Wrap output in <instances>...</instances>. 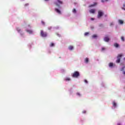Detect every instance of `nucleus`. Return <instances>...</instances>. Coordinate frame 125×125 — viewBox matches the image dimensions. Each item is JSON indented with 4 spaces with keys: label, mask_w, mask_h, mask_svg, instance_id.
<instances>
[{
    "label": "nucleus",
    "mask_w": 125,
    "mask_h": 125,
    "mask_svg": "<svg viewBox=\"0 0 125 125\" xmlns=\"http://www.w3.org/2000/svg\"><path fill=\"white\" fill-rule=\"evenodd\" d=\"M104 15V12L102 11V10H99L98 11V15H97V18L99 19L100 18H101L102 16Z\"/></svg>",
    "instance_id": "nucleus-1"
},
{
    "label": "nucleus",
    "mask_w": 125,
    "mask_h": 125,
    "mask_svg": "<svg viewBox=\"0 0 125 125\" xmlns=\"http://www.w3.org/2000/svg\"><path fill=\"white\" fill-rule=\"evenodd\" d=\"M80 77V72L79 71H75L72 74L73 78H78Z\"/></svg>",
    "instance_id": "nucleus-2"
},
{
    "label": "nucleus",
    "mask_w": 125,
    "mask_h": 125,
    "mask_svg": "<svg viewBox=\"0 0 125 125\" xmlns=\"http://www.w3.org/2000/svg\"><path fill=\"white\" fill-rule=\"evenodd\" d=\"M40 35L41 37H42L43 38H45L46 37H47V33L46 32H43V30L41 31Z\"/></svg>",
    "instance_id": "nucleus-3"
},
{
    "label": "nucleus",
    "mask_w": 125,
    "mask_h": 125,
    "mask_svg": "<svg viewBox=\"0 0 125 125\" xmlns=\"http://www.w3.org/2000/svg\"><path fill=\"white\" fill-rule=\"evenodd\" d=\"M62 4L63 3V2L61 1V0H57V2H55V4H56V6H58V7H60V5L58 4Z\"/></svg>",
    "instance_id": "nucleus-4"
},
{
    "label": "nucleus",
    "mask_w": 125,
    "mask_h": 125,
    "mask_svg": "<svg viewBox=\"0 0 125 125\" xmlns=\"http://www.w3.org/2000/svg\"><path fill=\"white\" fill-rule=\"evenodd\" d=\"M123 57V54H120L117 56V60H116V63H120L121 62V58Z\"/></svg>",
    "instance_id": "nucleus-5"
},
{
    "label": "nucleus",
    "mask_w": 125,
    "mask_h": 125,
    "mask_svg": "<svg viewBox=\"0 0 125 125\" xmlns=\"http://www.w3.org/2000/svg\"><path fill=\"white\" fill-rule=\"evenodd\" d=\"M55 11L57 12V13H58V14H61V11H60V10L55 8Z\"/></svg>",
    "instance_id": "nucleus-6"
},
{
    "label": "nucleus",
    "mask_w": 125,
    "mask_h": 125,
    "mask_svg": "<svg viewBox=\"0 0 125 125\" xmlns=\"http://www.w3.org/2000/svg\"><path fill=\"white\" fill-rule=\"evenodd\" d=\"M104 42H109V41H110V39L108 37H105L104 38Z\"/></svg>",
    "instance_id": "nucleus-7"
},
{
    "label": "nucleus",
    "mask_w": 125,
    "mask_h": 125,
    "mask_svg": "<svg viewBox=\"0 0 125 125\" xmlns=\"http://www.w3.org/2000/svg\"><path fill=\"white\" fill-rule=\"evenodd\" d=\"M90 13H95V9H92L89 10Z\"/></svg>",
    "instance_id": "nucleus-8"
},
{
    "label": "nucleus",
    "mask_w": 125,
    "mask_h": 125,
    "mask_svg": "<svg viewBox=\"0 0 125 125\" xmlns=\"http://www.w3.org/2000/svg\"><path fill=\"white\" fill-rule=\"evenodd\" d=\"M118 22L121 25H123V24H124V21L122 20H119Z\"/></svg>",
    "instance_id": "nucleus-9"
},
{
    "label": "nucleus",
    "mask_w": 125,
    "mask_h": 125,
    "mask_svg": "<svg viewBox=\"0 0 125 125\" xmlns=\"http://www.w3.org/2000/svg\"><path fill=\"white\" fill-rule=\"evenodd\" d=\"M68 49L69 50H73V49H74V46L70 45L68 46Z\"/></svg>",
    "instance_id": "nucleus-10"
},
{
    "label": "nucleus",
    "mask_w": 125,
    "mask_h": 125,
    "mask_svg": "<svg viewBox=\"0 0 125 125\" xmlns=\"http://www.w3.org/2000/svg\"><path fill=\"white\" fill-rule=\"evenodd\" d=\"M113 66H114V63H113V62H110L109 63V67H110V68H112Z\"/></svg>",
    "instance_id": "nucleus-11"
},
{
    "label": "nucleus",
    "mask_w": 125,
    "mask_h": 125,
    "mask_svg": "<svg viewBox=\"0 0 125 125\" xmlns=\"http://www.w3.org/2000/svg\"><path fill=\"white\" fill-rule=\"evenodd\" d=\"M114 46H115V47L118 48L119 47V44H118L117 43H115L114 44Z\"/></svg>",
    "instance_id": "nucleus-12"
},
{
    "label": "nucleus",
    "mask_w": 125,
    "mask_h": 125,
    "mask_svg": "<svg viewBox=\"0 0 125 125\" xmlns=\"http://www.w3.org/2000/svg\"><path fill=\"white\" fill-rule=\"evenodd\" d=\"M96 4H97V3L95 2L94 4H91L89 5V7H92L93 6H95V5H96Z\"/></svg>",
    "instance_id": "nucleus-13"
},
{
    "label": "nucleus",
    "mask_w": 125,
    "mask_h": 125,
    "mask_svg": "<svg viewBox=\"0 0 125 125\" xmlns=\"http://www.w3.org/2000/svg\"><path fill=\"white\" fill-rule=\"evenodd\" d=\"M26 32H27V33H29V34H32L33 33V31L30 30H27Z\"/></svg>",
    "instance_id": "nucleus-14"
},
{
    "label": "nucleus",
    "mask_w": 125,
    "mask_h": 125,
    "mask_svg": "<svg viewBox=\"0 0 125 125\" xmlns=\"http://www.w3.org/2000/svg\"><path fill=\"white\" fill-rule=\"evenodd\" d=\"M84 61H85V63H88V61H89L88 58H86L85 59Z\"/></svg>",
    "instance_id": "nucleus-15"
},
{
    "label": "nucleus",
    "mask_w": 125,
    "mask_h": 125,
    "mask_svg": "<svg viewBox=\"0 0 125 125\" xmlns=\"http://www.w3.org/2000/svg\"><path fill=\"white\" fill-rule=\"evenodd\" d=\"M17 30L19 33H20V32H21V29L19 27L17 28Z\"/></svg>",
    "instance_id": "nucleus-16"
},
{
    "label": "nucleus",
    "mask_w": 125,
    "mask_h": 125,
    "mask_svg": "<svg viewBox=\"0 0 125 125\" xmlns=\"http://www.w3.org/2000/svg\"><path fill=\"white\" fill-rule=\"evenodd\" d=\"M113 107H116L117 106V104L116 103V102H113Z\"/></svg>",
    "instance_id": "nucleus-17"
},
{
    "label": "nucleus",
    "mask_w": 125,
    "mask_h": 125,
    "mask_svg": "<svg viewBox=\"0 0 125 125\" xmlns=\"http://www.w3.org/2000/svg\"><path fill=\"white\" fill-rule=\"evenodd\" d=\"M50 46L51 47H52L53 46H54V43H53V42L51 43V44H50Z\"/></svg>",
    "instance_id": "nucleus-18"
},
{
    "label": "nucleus",
    "mask_w": 125,
    "mask_h": 125,
    "mask_svg": "<svg viewBox=\"0 0 125 125\" xmlns=\"http://www.w3.org/2000/svg\"><path fill=\"white\" fill-rule=\"evenodd\" d=\"M121 41H122V42H125V37H124V36L121 37Z\"/></svg>",
    "instance_id": "nucleus-19"
},
{
    "label": "nucleus",
    "mask_w": 125,
    "mask_h": 125,
    "mask_svg": "<svg viewBox=\"0 0 125 125\" xmlns=\"http://www.w3.org/2000/svg\"><path fill=\"white\" fill-rule=\"evenodd\" d=\"M72 12H73V13H76L77 11L76 10V9L74 8L72 10Z\"/></svg>",
    "instance_id": "nucleus-20"
},
{
    "label": "nucleus",
    "mask_w": 125,
    "mask_h": 125,
    "mask_svg": "<svg viewBox=\"0 0 125 125\" xmlns=\"http://www.w3.org/2000/svg\"><path fill=\"white\" fill-rule=\"evenodd\" d=\"M97 37V35H96V34H94V35L92 36V38H93L94 39Z\"/></svg>",
    "instance_id": "nucleus-21"
},
{
    "label": "nucleus",
    "mask_w": 125,
    "mask_h": 125,
    "mask_svg": "<svg viewBox=\"0 0 125 125\" xmlns=\"http://www.w3.org/2000/svg\"><path fill=\"white\" fill-rule=\"evenodd\" d=\"M65 81H71V79L70 78H66L65 79Z\"/></svg>",
    "instance_id": "nucleus-22"
},
{
    "label": "nucleus",
    "mask_w": 125,
    "mask_h": 125,
    "mask_svg": "<svg viewBox=\"0 0 125 125\" xmlns=\"http://www.w3.org/2000/svg\"><path fill=\"white\" fill-rule=\"evenodd\" d=\"M89 33L88 32H85L84 33V36H87Z\"/></svg>",
    "instance_id": "nucleus-23"
},
{
    "label": "nucleus",
    "mask_w": 125,
    "mask_h": 125,
    "mask_svg": "<svg viewBox=\"0 0 125 125\" xmlns=\"http://www.w3.org/2000/svg\"><path fill=\"white\" fill-rule=\"evenodd\" d=\"M105 49H106V48H104V47H102V51H104V50H105Z\"/></svg>",
    "instance_id": "nucleus-24"
},
{
    "label": "nucleus",
    "mask_w": 125,
    "mask_h": 125,
    "mask_svg": "<svg viewBox=\"0 0 125 125\" xmlns=\"http://www.w3.org/2000/svg\"><path fill=\"white\" fill-rule=\"evenodd\" d=\"M42 25H45V23L43 21H42Z\"/></svg>",
    "instance_id": "nucleus-25"
},
{
    "label": "nucleus",
    "mask_w": 125,
    "mask_h": 125,
    "mask_svg": "<svg viewBox=\"0 0 125 125\" xmlns=\"http://www.w3.org/2000/svg\"><path fill=\"white\" fill-rule=\"evenodd\" d=\"M83 114H85L86 113V111L84 110L83 111Z\"/></svg>",
    "instance_id": "nucleus-26"
},
{
    "label": "nucleus",
    "mask_w": 125,
    "mask_h": 125,
    "mask_svg": "<svg viewBox=\"0 0 125 125\" xmlns=\"http://www.w3.org/2000/svg\"><path fill=\"white\" fill-rule=\"evenodd\" d=\"M77 94L79 96H81V94H80V93H77Z\"/></svg>",
    "instance_id": "nucleus-27"
},
{
    "label": "nucleus",
    "mask_w": 125,
    "mask_h": 125,
    "mask_svg": "<svg viewBox=\"0 0 125 125\" xmlns=\"http://www.w3.org/2000/svg\"><path fill=\"white\" fill-rule=\"evenodd\" d=\"M84 83H87V80H84Z\"/></svg>",
    "instance_id": "nucleus-28"
},
{
    "label": "nucleus",
    "mask_w": 125,
    "mask_h": 125,
    "mask_svg": "<svg viewBox=\"0 0 125 125\" xmlns=\"http://www.w3.org/2000/svg\"><path fill=\"white\" fill-rule=\"evenodd\" d=\"M101 1L102 2H105V0H102Z\"/></svg>",
    "instance_id": "nucleus-29"
},
{
    "label": "nucleus",
    "mask_w": 125,
    "mask_h": 125,
    "mask_svg": "<svg viewBox=\"0 0 125 125\" xmlns=\"http://www.w3.org/2000/svg\"><path fill=\"white\" fill-rule=\"evenodd\" d=\"M122 9L123 10H125V8L122 7Z\"/></svg>",
    "instance_id": "nucleus-30"
},
{
    "label": "nucleus",
    "mask_w": 125,
    "mask_h": 125,
    "mask_svg": "<svg viewBox=\"0 0 125 125\" xmlns=\"http://www.w3.org/2000/svg\"><path fill=\"white\" fill-rule=\"evenodd\" d=\"M91 20L93 21V20H94V19H93V18H91Z\"/></svg>",
    "instance_id": "nucleus-31"
},
{
    "label": "nucleus",
    "mask_w": 125,
    "mask_h": 125,
    "mask_svg": "<svg viewBox=\"0 0 125 125\" xmlns=\"http://www.w3.org/2000/svg\"><path fill=\"white\" fill-rule=\"evenodd\" d=\"M27 5H29V4H25V6H27Z\"/></svg>",
    "instance_id": "nucleus-32"
},
{
    "label": "nucleus",
    "mask_w": 125,
    "mask_h": 125,
    "mask_svg": "<svg viewBox=\"0 0 125 125\" xmlns=\"http://www.w3.org/2000/svg\"><path fill=\"white\" fill-rule=\"evenodd\" d=\"M112 25H113V23H110V26H112Z\"/></svg>",
    "instance_id": "nucleus-33"
},
{
    "label": "nucleus",
    "mask_w": 125,
    "mask_h": 125,
    "mask_svg": "<svg viewBox=\"0 0 125 125\" xmlns=\"http://www.w3.org/2000/svg\"><path fill=\"white\" fill-rule=\"evenodd\" d=\"M124 69H125V67H123V68H122V69L121 70V71H123V70H124Z\"/></svg>",
    "instance_id": "nucleus-34"
},
{
    "label": "nucleus",
    "mask_w": 125,
    "mask_h": 125,
    "mask_svg": "<svg viewBox=\"0 0 125 125\" xmlns=\"http://www.w3.org/2000/svg\"><path fill=\"white\" fill-rule=\"evenodd\" d=\"M117 125H121V124L118 123V124H117Z\"/></svg>",
    "instance_id": "nucleus-35"
},
{
    "label": "nucleus",
    "mask_w": 125,
    "mask_h": 125,
    "mask_svg": "<svg viewBox=\"0 0 125 125\" xmlns=\"http://www.w3.org/2000/svg\"><path fill=\"white\" fill-rule=\"evenodd\" d=\"M108 0H104L105 1H108Z\"/></svg>",
    "instance_id": "nucleus-36"
},
{
    "label": "nucleus",
    "mask_w": 125,
    "mask_h": 125,
    "mask_svg": "<svg viewBox=\"0 0 125 125\" xmlns=\"http://www.w3.org/2000/svg\"><path fill=\"white\" fill-rule=\"evenodd\" d=\"M45 1H48V0H44Z\"/></svg>",
    "instance_id": "nucleus-37"
}]
</instances>
